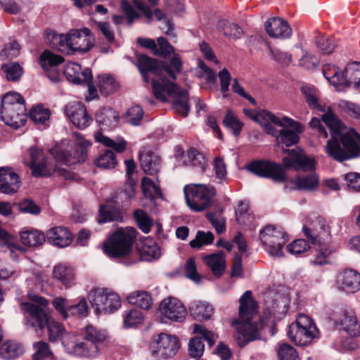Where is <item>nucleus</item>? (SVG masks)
<instances>
[{
  "instance_id": "ddd939ff",
  "label": "nucleus",
  "mask_w": 360,
  "mask_h": 360,
  "mask_svg": "<svg viewBox=\"0 0 360 360\" xmlns=\"http://www.w3.org/2000/svg\"><path fill=\"white\" fill-rule=\"evenodd\" d=\"M91 146L89 141H81L70 151L60 147L51 148L49 152L58 163L70 166L75 163L84 162L87 158V148Z\"/></svg>"
},
{
  "instance_id": "4c0bfd02",
  "label": "nucleus",
  "mask_w": 360,
  "mask_h": 360,
  "mask_svg": "<svg viewBox=\"0 0 360 360\" xmlns=\"http://www.w3.org/2000/svg\"><path fill=\"white\" fill-rule=\"evenodd\" d=\"M53 274L54 278L59 281L66 288H70L73 283L75 273L70 266L59 264L54 266Z\"/></svg>"
},
{
  "instance_id": "f257e3e1",
  "label": "nucleus",
  "mask_w": 360,
  "mask_h": 360,
  "mask_svg": "<svg viewBox=\"0 0 360 360\" xmlns=\"http://www.w3.org/2000/svg\"><path fill=\"white\" fill-rule=\"evenodd\" d=\"M239 317L232 321L236 326L235 340L239 347H245L250 342L259 338L257 322L252 321L257 313V304L252 298L250 290H246L240 298Z\"/></svg>"
},
{
  "instance_id": "e433bc0d",
  "label": "nucleus",
  "mask_w": 360,
  "mask_h": 360,
  "mask_svg": "<svg viewBox=\"0 0 360 360\" xmlns=\"http://www.w3.org/2000/svg\"><path fill=\"white\" fill-rule=\"evenodd\" d=\"M22 344L14 340L5 341L0 346V356L5 360L15 359L24 353Z\"/></svg>"
},
{
  "instance_id": "c03bdc74",
  "label": "nucleus",
  "mask_w": 360,
  "mask_h": 360,
  "mask_svg": "<svg viewBox=\"0 0 360 360\" xmlns=\"http://www.w3.org/2000/svg\"><path fill=\"white\" fill-rule=\"evenodd\" d=\"M99 91L101 95L107 96L116 92L120 85L118 82L110 75L99 76Z\"/></svg>"
},
{
  "instance_id": "cd10ccee",
  "label": "nucleus",
  "mask_w": 360,
  "mask_h": 360,
  "mask_svg": "<svg viewBox=\"0 0 360 360\" xmlns=\"http://www.w3.org/2000/svg\"><path fill=\"white\" fill-rule=\"evenodd\" d=\"M342 86L344 87L353 86L354 89L360 91L359 62H352L345 68L342 72Z\"/></svg>"
},
{
  "instance_id": "8fccbe9b",
  "label": "nucleus",
  "mask_w": 360,
  "mask_h": 360,
  "mask_svg": "<svg viewBox=\"0 0 360 360\" xmlns=\"http://www.w3.org/2000/svg\"><path fill=\"white\" fill-rule=\"evenodd\" d=\"M319 249L316 251L314 258L311 259V264L314 265H325L328 263V257L335 251L333 245H318Z\"/></svg>"
},
{
  "instance_id": "774afa93",
  "label": "nucleus",
  "mask_w": 360,
  "mask_h": 360,
  "mask_svg": "<svg viewBox=\"0 0 360 360\" xmlns=\"http://www.w3.org/2000/svg\"><path fill=\"white\" fill-rule=\"evenodd\" d=\"M52 305L56 311L61 316L63 319L69 318V304L68 300L62 297H55L52 301Z\"/></svg>"
},
{
  "instance_id": "1a4fd4ad",
  "label": "nucleus",
  "mask_w": 360,
  "mask_h": 360,
  "mask_svg": "<svg viewBox=\"0 0 360 360\" xmlns=\"http://www.w3.org/2000/svg\"><path fill=\"white\" fill-rule=\"evenodd\" d=\"M271 117L269 116V118ZM272 123L283 127L280 130L277 136L278 146L288 148L298 143L300 134L304 132V127L297 121L286 116L280 118L277 116H272Z\"/></svg>"
},
{
  "instance_id": "473e14b6",
  "label": "nucleus",
  "mask_w": 360,
  "mask_h": 360,
  "mask_svg": "<svg viewBox=\"0 0 360 360\" xmlns=\"http://www.w3.org/2000/svg\"><path fill=\"white\" fill-rule=\"evenodd\" d=\"M190 315L197 321L208 320L213 313L211 304L202 302L195 301L190 304L188 307Z\"/></svg>"
},
{
  "instance_id": "a878e982",
  "label": "nucleus",
  "mask_w": 360,
  "mask_h": 360,
  "mask_svg": "<svg viewBox=\"0 0 360 360\" xmlns=\"http://www.w3.org/2000/svg\"><path fill=\"white\" fill-rule=\"evenodd\" d=\"M316 332L312 329L300 328L295 325H290L288 330V337L295 345L303 347L311 343L316 337Z\"/></svg>"
},
{
  "instance_id": "39448f33",
  "label": "nucleus",
  "mask_w": 360,
  "mask_h": 360,
  "mask_svg": "<svg viewBox=\"0 0 360 360\" xmlns=\"http://www.w3.org/2000/svg\"><path fill=\"white\" fill-rule=\"evenodd\" d=\"M137 234L138 231L133 227L116 230L104 243L105 253L112 258H120L128 255L132 250Z\"/></svg>"
},
{
  "instance_id": "423d86ee",
  "label": "nucleus",
  "mask_w": 360,
  "mask_h": 360,
  "mask_svg": "<svg viewBox=\"0 0 360 360\" xmlns=\"http://www.w3.org/2000/svg\"><path fill=\"white\" fill-rule=\"evenodd\" d=\"M38 304L30 302L20 304V309L23 314V324L27 330L36 333L42 331L50 321L51 316L42 307L48 305V301L42 297H36L34 300Z\"/></svg>"
},
{
  "instance_id": "37998d69",
  "label": "nucleus",
  "mask_w": 360,
  "mask_h": 360,
  "mask_svg": "<svg viewBox=\"0 0 360 360\" xmlns=\"http://www.w3.org/2000/svg\"><path fill=\"white\" fill-rule=\"evenodd\" d=\"M219 30L229 39H240L243 33V29L236 23L223 20L218 22Z\"/></svg>"
},
{
  "instance_id": "c756f323",
  "label": "nucleus",
  "mask_w": 360,
  "mask_h": 360,
  "mask_svg": "<svg viewBox=\"0 0 360 360\" xmlns=\"http://www.w3.org/2000/svg\"><path fill=\"white\" fill-rule=\"evenodd\" d=\"M117 112L110 108L101 109L96 115V122L102 130H111L118 122Z\"/></svg>"
},
{
  "instance_id": "9d476101",
  "label": "nucleus",
  "mask_w": 360,
  "mask_h": 360,
  "mask_svg": "<svg viewBox=\"0 0 360 360\" xmlns=\"http://www.w3.org/2000/svg\"><path fill=\"white\" fill-rule=\"evenodd\" d=\"M248 171L255 176L271 179L276 182L284 183L287 181V175L282 165L268 160H254L245 166Z\"/></svg>"
},
{
  "instance_id": "f3484780",
  "label": "nucleus",
  "mask_w": 360,
  "mask_h": 360,
  "mask_svg": "<svg viewBox=\"0 0 360 360\" xmlns=\"http://www.w3.org/2000/svg\"><path fill=\"white\" fill-rule=\"evenodd\" d=\"M90 34L91 31L88 28L71 30L68 32V55L76 53L83 54L89 51L93 46L90 41Z\"/></svg>"
},
{
  "instance_id": "49530a36",
  "label": "nucleus",
  "mask_w": 360,
  "mask_h": 360,
  "mask_svg": "<svg viewBox=\"0 0 360 360\" xmlns=\"http://www.w3.org/2000/svg\"><path fill=\"white\" fill-rule=\"evenodd\" d=\"M1 70L9 82H18L23 74V69L18 63L12 62L1 65Z\"/></svg>"
},
{
  "instance_id": "79ce46f5",
  "label": "nucleus",
  "mask_w": 360,
  "mask_h": 360,
  "mask_svg": "<svg viewBox=\"0 0 360 360\" xmlns=\"http://www.w3.org/2000/svg\"><path fill=\"white\" fill-rule=\"evenodd\" d=\"M64 61L62 56L56 54L49 49L44 50L39 56V63L42 69L57 68Z\"/></svg>"
},
{
  "instance_id": "4be33fe9",
  "label": "nucleus",
  "mask_w": 360,
  "mask_h": 360,
  "mask_svg": "<svg viewBox=\"0 0 360 360\" xmlns=\"http://www.w3.org/2000/svg\"><path fill=\"white\" fill-rule=\"evenodd\" d=\"M64 75L67 80L75 84H83L85 82L93 81L91 69L88 68L82 69V66L77 63L66 65Z\"/></svg>"
},
{
  "instance_id": "5701e85b",
  "label": "nucleus",
  "mask_w": 360,
  "mask_h": 360,
  "mask_svg": "<svg viewBox=\"0 0 360 360\" xmlns=\"http://www.w3.org/2000/svg\"><path fill=\"white\" fill-rule=\"evenodd\" d=\"M266 33L270 37L288 39L292 34V30L288 22L281 18H272L264 23Z\"/></svg>"
},
{
  "instance_id": "0e129e2a",
  "label": "nucleus",
  "mask_w": 360,
  "mask_h": 360,
  "mask_svg": "<svg viewBox=\"0 0 360 360\" xmlns=\"http://www.w3.org/2000/svg\"><path fill=\"white\" fill-rule=\"evenodd\" d=\"M88 314V304L84 297H82L77 304L69 307V318L70 316L84 318L87 316Z\"/></svg>"
},
{
  "instance_id": "6e6552de",
  "label": "nucleus",
  "mask_w": 360,
  "mask_h": 360,
  "mask_svg": "<svg viewBox=\"0 0 360 360\" xmlns=\"http://www.w3.org/2000/svg\"><path fill=\"white\" fill-rule=\"evenodd\" d=\"M184 191L188 206L192 210L198 212L208 208L216 195L214 186L204 184L185 186Z\"/></svg>"
},
{
  "instance_id": "0eeeda50",
  "label": "nucleus",
  "mask_w": 360,
  "mask_h": 360,
  "mask_svg": "<svg viewBox=\"0 0 360 360\" xmlns=\"http://www.w3.org/2000/svg\"><path fill=\"white\" fill-rule=\"evenodd\" d=\"M88 300L96 315L112 314L121 307L119 295L107 288L91 290Z\"/></svg>"
},
{
  "instance_id": "f704fd0d",
  "label": "nucleus",
  "mask_w": 360,
  "mask_h": 360,
  "mask_svg": "<svg viewBox=\"0 0 360 360\" xmlns=\"http://www.w3.org/2000/svg\"><path fill=\"white\" fill-rule=\"evenodd\" d=\"M203 261L210 268L215 276L220 277L224 274L226 261L223 252L207 255L204 257Z\"/></svg>"
},
{
  "instance_id": "aec40b11",
  "label": "nucleus",
  "mask_w": 360,
  "mask_h": 360,
  "mask_svg": "<svg viewBox=\"0 0 360 360\" xmlns=\"http://www.w3.org/2000/svg\"><path fill=\"white\" fill-rule=\"evenodd\" d=\"M20 186V177L11 167H0V193L13 195Z\"/></svg>"
},
{
  "instance_id": "69168bd1",
  "label": "nucleus",
  "mask_w": 360,
  "mask_h": 360,
  "mask_svg": "<svg viewBox=\"0 0 360 360\" xmlns=\"http://www.w3.org/2000/svg\"><path fill=\"white\" fill-rule=\"evenodd\" d=\"M278 355L280 360H300L296 349L288 343L280 345Z\"/></svg>"
},
{
  "instance_id": "603ef678",
  "label": "nucleus",
  "mask_w": 360,
  "mask_h": 360,
  "mask_svg": "<svg viewBox=\"0 0 360 360\" xmlns=\"http://www.w3.org/2000/svg\"><path fill=\"white\" fill-rule=\"evenodd\" d=\"M33 349L34 352L32 356V360H45L53 358V354L51 351L49 344L44 341L34 342Z\"/></svg>"
},
{
  "instance_id": "09e8293b",
  "label": "nucleus",
  "mask_w": 360,
  "mask_h": 360,
  "mask_svg": "<svg viewBox=\"0 0 360 360\" xmlns=\"http://www.w3.org/2000/svg\"><path fill=\"white\" fill-rule=\"evenodd\" d=\"M133 216L138 227L143 233H148L153 225V219L150 217L145 211L139 209L134 211Z\"/></svg>"
},
{
  "instance_id": "6ab92c4d",
  "label": "nucleus",
  "mask_w": 360,
  "mask_h": 360,
  "mask_svg": "<svg viewBox=\"0 0 360 360\" xmlns=\"http://www.w3.org/2000/svg\"><path fill=\"white\" fill-rule=\"evenodd\" d=\"M65 114L79 129H86L93 120L87 113L85 105L80 102H73L67 105Z\"/></svg>"
},
{
  "instance_id": "5fc2aeb1",
  "label": "nucleus",
  "mask_w": 360,
  "mask_h": 360,
  "mask_svg": "<svg viewBox=\"0 0 360 360\" xmlns=\"http://www.w3.org/2000/svg\"><path fill=\"white\" fill-rule=\"evenodd\" d=\"M295 184L299 190L313 191L319 185V177L314 174L304 176H297Z\"/></svg>"
},
{
  "instance_id": "20e7f679",
  "label": "nucleus",
  "mask_w": 360,
  "mask_h": 360,
  "mask_svg": "<svg viewBox=\"0 0 360 360\" xmlns=\"http://www.w3.org/2000/svg\"><path fill=\"white\" fill-rule=\"evenodd\" d=\"M105 331L98 329L92 325L86 326L76 338L72 345V352L81 357L94 358L106 340Z\"/></svg>"
},
{
  "instance_id": "3c124183",
  "label": "nucleus",
  "mask_w": 360,
  "mask_h": 360,
  "mask_svg": "<svg viewBox=\"0 0 360 360\" xmlns=\"http://www.w3.org/2000/svg\"><path fill=\"white\" fill-rule=\"evenodd\" d=\"M301 92L304 95L306 102L311 108L320 112L325 111V107L322 106L319 103V98L316 95V90L314 88L304 86L301 88Z\"/></svg>"
},
{
  "instance_id": "bb28decb",
  "label": "nucleus",
  "mask_w": 360,
  "mask_h": 360,
  "mask_svg": "<svg viewBox=\"0 0 360 360\" xmlns=\"http://www.w3.org/2000/svg\"><path fill=\"white\" fill-rule=\"evenodd\" d=\"M340 288L347 293H354L360 289V274L353 269H346L338 277Z\"/></svg>"
},
{
  "instance_id": "393cba45",
  "label": "nucleus",
  "mask_w": 360,
  "mask_h": 360,
  "mask_svg": "<svg viewBox=\"0 0 360 360\" xmlns=\"http://www.w3.org/2000/svg\"><path fill=\"white\" fill-rule=\"evenodd\" d=\"M46 238L49 243L64 248L72 243L73 235L68 228L55 226L47 231Z\"/></svg>"
},
{
  "instance_id": "f8f14e48",
  "label": "nucleus",
  "mask_w": 360,
  "mask_h": 360,
  "mask_svg": "<svg viewBox=\"0 0 360 360\" xmlns=\"http://www.w3.org/2000/svg\"><path fill=\"white\" fill-rule=\"evenodd\" d=\"M136 65L139 70L146 83H149L148 73L151 72L156 75H160L163 72L167 73L173 80L177 77L173 70L166 61H160L155 58L149 57L146 54H140L136 58Z\"/></svg>"
},
{
  "instance_id": "7c9ffc66",
  "label": "nucleus",
  "mask_w": 360,
  "mask_h": 360,
  "mask_svg": "<svg viewBox=\"0 0 360 360\" xmlns=\"http://www.w3.org/2000/svg\"><path fill=\"white\" fill-rule=\"evenodd\" d=\"M321 120L327 125L330 131V138L338 136L347 130L342 120L328 108L327 112L324 113Z\"/></svg>"
},
{
  "instance_id": "680f3d73",
  "label": "nucleus",
  "mask_w": 360,
  "mask_h": 360,
  "mask_svg": "<svg viewBox=\"0 0 360 360\" xmlns=\"http://www.w3.org/2000/svg\"><path fill=\"white\" fill-rule=\"evenodd\" d=\"M143 321L142 312L138 309H132L124 316L123 323L126 328H130L140 324Z\"/></svg>"
},
{
  "instance_id": "052dcab7",
  "label": "nucleus",
  "mask_w": 360,
  "mask_h": 360,
  "mask_svg": "<svg viewBox=\"0 0 360 360\" xmlns=\"http://www.w3.org/2000/svg\"><path fill=\"white\" fill-rule=\"evenodd\" d=\"M143 110L139 105L131 106L126 113L127 122L132 126H139L143 120Z\"/></svg>"
},
{
  "instance_id": "4d7b16f0",
  "label": "nucleus",
  "mask_w": 360,
  "mask_h": 360,
  "mask_svg": "<svg viewBox=\"0 0 360 360\" xmlns=\"http://www.w3.org/2000/svg\"><path fill=\"white\" fill-rule=\"evenodd\" d=\"M214 240V236L212 232L198 231L195 238L191 240L189 244L192 248L200 249L203 245H209L212 244Z\"/></svg>"
},
{
  "instance_id": "a18cd8bd",
  "label": "nucleus",
  "mask_w": 360,
  "mask_h": 360,
  "mask_svg": "<svg viewBox=\"0 0 360 360\" xmlns=\"http://www.w3.org/2000/svg\"><path fill=\"white\" fill-rule=\"evenodd\" d=\"M94 165L103 169H113L117 165L116 155L113 151L106 149L94 160Z\"/></svg>"
},
{
  "instance_id": "a19ab883",
  "label": "nucleus",
  "mask_w": 360,
  "mask_h": 360,
  "mask_svg": "<svg viewBox=\"0 0 360 360\" xmlns=\"http://www.w3.org/2000/svg\"><path fill=\"white\" fill-rule=\"evenodd\" d=\"M127 301L130 304L136 305L144 310H148L153 304L151 295L147 291H136L129 294Z\"/></svg>"
},
{
  "instance_id": "2eb2a0df",
  "label": "nucleus",
  "mask_w": 360,
  "mask_h": 360,
  "mask_svg": "<svg viewBox=\"0 0 360 360\" xmlns=\"http://www.w3.org/2000/svg\"><path fill=\"white\" fill-rule=\"evenodd\" d=\"M302 231L304 236L313 245H332L330 226L326 219L319 217L314 222L313 229L304 226Z\"/></svg>"
},
{
  "instance_id": "72a5a7b5",
  "label": "nucleus",
  "mask_w": 360,
  "mask_h": 360,
  "mask_svg": "<svg viewBox=\"0 0 360 360\" xmlns=\"http://www.w3.org/2000/svg\"><path fill=\"white\" fill-rule=\"evenodd\" d=\"M22 103H25V101L20 94L10 91L2 97L0 110H4L6 115L13 110L21 112Z\"/></svg>"
},
{
  "instance_id": "9b49d317",
  "label": "nucleus",
  "mask_w": 360,
  "mask_h": 360,
  "mask_svg": "<svg viewBox=\"0 0 360 360\" xmlns=\"http://www.w3.org/2000/svg\"><path fill=\"white\" fill-rule=\"evenodd\" d=\"M259 239L267 247L270 255L276 257L283 255V248L288 237L282 227L266 225L260 231Z\"/></svg>"
},
{
  "instance_id": "c85d7f7f",
  "label": "nucleus",
  "mask_w": 360,
  "mask_h": 360,
  "mask_svg": "<svg viewBox=\"0 0 360 360\" xmlns=\"http://www.w3.org/2000/svg\"><path fill=\"white\" fill-rule=\"evenodd\" d=\"M0 114L3 122L6 125L14 129H18L23 126L27 118L25 103H22V109L21 112L13 110L6 115L4 110H0Z\"/></svg>"
},
{
  "instance_id": "de8ad7c7",
  "label": "nucleus",
  "mask_w": 360,
  "mask_h": 360,
  "mask_svg": "<svg viewBox=\"0 0 360 360\" xmlns=\"http://www.w3.org/2000/svg\"><path fill=\"white\" fill-rule=\"evenodd\" d=\"M283 152L288 154V156L283 158V165L286 169H295L304 154V151L300 148L283 149Z\"/></svg>"
},
{
  "instance_id": "412c9836",
  "label": "nucleus",
  "mask_w": 360,
  "mask_h": 360,
  "mask_svg": "<svg viewBox=\"0 0 360 360\" xmlns=\"http://www.w3.org/2000/svg\"><path fill=\"white\" fill-rule=\"evenodd\" d=\"M30 163L29 167L32 175L36 178L46 176L48 175L47 160L48 156L45 152L40 148L31 147L29 149Z\"/></svg>"
},
{
  "instance_id": "f03ea898",
  "label": "nucleus",
  "mask_w": 360,
  "mask_h": 360,
  "mask_svg": "<svg viewBox=\"0 0 360 360\" xmlns=\"http://www.w3.org/2000/svg\"><path fill=\"white\" fill-rule=\"evenodd\" d=\"M360 134L350 128L346 132L327 141L325 152L338 162L360 158Z\"/></svg>"
},
{
  "instance_id": "338daca9",
  "label": "nucleus",
  "mask_w": 360,
  "mask_h": 360,
  "mask_svg": "<svg viewBox=\"0 0 360 360\" xmlns=\"http://www.w3.org/2000/svg\"><path fill=\"white\" fill-rule=\"evenodd\" d=\"M309 249L310 246L304 239H296L287 246V251L297 256L307 252Z\"/></svg>"
},
{
  "instance_id": "e2e57ef3",
  "label": "nucleus",
  "mask_w": 360,
  "mask_h": 360,
  "mask_svg": "<svg viewBox=\"0 0 360 360\" xmlns=\"http://www.w3.org/2000/svg\"><path fill=\"white\" fill-rule=\"evenodd\" d=\"M159 49L156 45V49L154 51V55L162 58H166L174 51V48L169 43L167 39L164 37H160L157 39Z\"/></svg>"
},
{
  "instance_id": "ea45409f",
  "label": "nucleus",
  "mask_w": 360,
  "mask_h": 360,
  "mask_svg": "<svg viewBox=\"0 0 360 360\" xmlns=\"http://www.w3.org/2000/svg\"><path fill=\"white\" fill-rule=\"evenodd\" d=\"M123 216L121 210L114 206L101 205L99 209L98 222L99 224L108 221L121 222Z\"/></svg>"
},
{
  "instance_id": "2f4dec72",
  "label": "nucleus",
  "mask_w": 360,
  "mask_h": 360,
  "mask_svg": "<svg viewBox=\"0 0 360 360\" xmlns=\"http://www.w3.org/2000/svg\"><path fill=\"white\" fill-rule=\"evenodd\" d=\"M141 167L144 173L153 175L160 170V158L155 153L148 150L139 155Z\"/></svg>"
},
{
  "instance_id": "13d9d810",
  "label": "nucleus",
  "mask_w": 360,
  "mask_h": 360,
  "mask_svg": "<svg viewBox=\"0 0 360 360\" xmlns=\"http://www.w3.org/2000/svg\"><path fill=\"white\" fill-rule=\"evenodd\" d=\"M96 140L103 143L105 146L113 149L117 153H123L127 148V141L125 140L121 139L119 142H116L102 134H97L96 136Z\"/></svg>"
},
{
  "instance_id": "a211bd4d",
  "label": "nucleus",
  "mask_w": 360,
  "mask_h": 360,
  "mask_svg": "<svg viewBox=\"0 0 360 360\" xmlns=\"http://www.w3.org/2000/svg\"><path fill=\"white\" fill-rule=\"evenodd\" d=\"M162 316L172 321L181 322L186 315V309L180 300L175 297L163 300L159 306Z\"/></svg>"
},
{
  "instance_id": "4468645a",
  "label": "nucleus",
  "mask_w": 360,
  "mask_h": 360,
  "mask_svg": "<svg viewBox=\"0 0 360 360\" xmlns=\"http://www.w3.org/2000/svg\"><path fill=\"white\" fill-rule=\"evenodd\" d=\"M193 333L188 342V354L193 358H200L205 351L204 342L207 341L208 346L212 347L215 344V334L200 324H194Z\"/></svg>"
},
{
  "instance_id": "dca6fc26",
  "label": "nucleus",
  "mask_w": 360,
  "mask_h": 360,
  "mask_svg": "<svg viewBox=\"0 0 360 360\" xmlns=\"http://www.w3.org/2000/svg\"><path fill=\"white\" fill-rule=\"evenodd\" d=\"M155 345L153 356L162 359L174 357L181 347L180 340L176 336L164 333L158 335Z\"/></svg>"
},
{
  "instance_id": "c9c22d12",
  "label": "nucleus",
  "mask_w": 360,
  "mask_h": 360,
  "mask_svg": "<svg viewBox=\"0 0 360 360\" xmlns=\"http://www.w3.org/2000/svg\"><path fill=\"white\" fill-rule=\"evenodd\" d=\"M20 240L24 245L38 247L45 242L46 236L42 231L30 228L20 232Z\"/></svg>"
},
{
  "instance_id": "58836bf2",
  "label": "nucleus",
  "mask_w": 360,
  "mask_h": 360,
  "mask_svg": "<svg viewBox=\"0 0 360 360\" xmlns=\"http://www.w3.org/2000/svg\"><path fill=\"white\" fill-rule=\"evenodd\" d=\"M46 41L50 47L68 55V33L57 34L53 30L46 32Z\"/></svg>"
},
{
  "instance_id": "7ed1b4c3",
  "label": "nucleus",
  "mask_w": 360,
  "mask_h": 360,
  "mask_svg": "<svg viewBox=\"0 0 360 360\" xmlns=\"http://www.w3.org/2000/svg\"><path fill=\"white\" fill-rule=\"evenodd\" d=\"M152 88L155 98L162 101H166V94L174 98L172 103V108L176 113L186 117L188 116L191 107L188 103V91L186 89H179V86L171 82L167 79L159 82L153 79Z\"/></svg>"
},
{
  "instance_id": "864d4df0",
  "label": "nucleus",
  "mask_w": 360,
  "mask_h": 360,
  "mask_svg": "<svg viewBox=\"0 0 360 360\" xmlns=\"http://www.w3.org/2000/svg\"><path fill=\"white\" fill-rule=\"evenodd\" d=\"M338 66L331 64L325 65L323 68V74L330 84L337 86H342V73Z\"/></svg>"
},
{
  "instance_id": "b1692460",
  "label": "nucleus",
  "mask_w": 360,
  "mask_h": 360,
  "mask_svg": "<svg viewBox=\"0 0 360 360\" xmlns=\"http://www.w3.org/2000/svg\"><path fill=\"white\" fill-rule=\"evenodd\" d=\"M336 322L339 323L342 328L351 337H358L360 335V324L353 310H343L340 313L339 318L337 319Z\"/></svg>"
},
{
  "instance_id": "bf43d9fd",
  "label": "nucleus",
  "mask_w": 360,
  "mask_h": 360,
  "mask_svg": "<svg viewBox=\"0 0 360 360\" xmlns=\"http://www.w3.org/2000/svg\"><path fill=\"white\" fill-rule=\"evenodd\" d=\"M223 124L226 127L230 129L236 136L240 135L243 127V123L240 122L231 110H228L226 116L224 117L223 120Z\"/></svg>"
},
{
  "instance_id": "6e6d98bb",
  "label": "nucleus",
  "mask_w": 360,
  "mask_h": 360,
  "mask_svg": "<svg viewBox=\"0 0 360 360\" xmlns=\"http://www.w3.org/2000/svg\"><path fill=\"white\" fill-rule=\"evenodd\" d=\"M51 112L49 108L42 105L32 107L29 112V117L36 124H44L50 117Z\"/></svg>"
}]
</instances>
